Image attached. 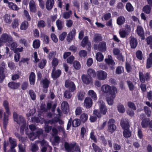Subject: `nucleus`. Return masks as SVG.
Listing matches in <instances>:
<instances>
[{
  "label": "nucleus",
  "mask_w": 152,
  "mask_h": 152,
  "mask_svg": "<svg viewBox=\"0 0 152 152\" xmlns=\"http://www.w3.org/2000/svg\"><path fill=\"white\" fill-rule=\"evenodd\" d=\"M139 76L140 81L141 83L140 84V88L143 93H144L146 91V85L143 83H145V81H149L151 78L150 73L146 72L144 75L143 72H139Z\"/></svg>",
  "instance_id": "f257e3e1"
},
{
  "label": "nucleus",
  "mask_w": 152,
  "mask_h": 152,
  "mask_svg": "<svg viewBox=\"0 0 152 152\" xmlns=\"http://www.w3.org/2000/svg\"><path fill=\"white\" fill-rule=\"evenodd\" d=\"M13 115L14 120L18 124L20 125L22 124L20 127V132H23L26 126L25 118L22 115H20L18 117V114L15 112H13Z\"/></svg>",
  "instance_id": "f03ea898"
},
{
  "label": "nucleus",
  "mask_w": 152,
  "mask_h": 152,
  "mask_svg": "<svg viewBox=\"0 0 152 152\" xmlns=\"http://www.w3.org/2000/svg\"><path fill=\"white\" fill-rule=\"evenodd\" d=\"M99 110H95L93 111V114L96 116L98 118H100L102 116V115H105L107 112V108L104 102L103 101L101 102L99 105Z\"/></svg>",
  "instance_id": "7ed1b4c3"
},
{
  "label": "nucleus",
  "mask_w": 152,
  "mask_h": 152,
  "mask_svg": "<svg viewBox=\"0 0 152 152\" xmlns=\"http://www.w3.org/2000/svg\"><path fill=\"white\" fill-rule=\"evenodd\" d=\"M101 90L103 92L109 95L117 93V89L115 86H110L107 84L103 85L101 87Z\"/></svg>",
  "instance_id": "20e7f679"
},
{
  "label": "nucleus",
  "mask_w": 152,
  "mask_h": 152,
  "mask_svg": "<svg viewBox=\"0 0 152 152\" xmlns=\"http://www.w3.org/2000/svg\"><path fill=\"white\" fill-rule=\"evenodd\" d=\"M65 87L68 88L69 90L71 91V92H75L76 90V86L73 82L69 80H66L64 84Z\"/></svg>",
  "instance_id": "39448f33"
},
{
  "label": "nucleus",
  "mask_w": 152,
  "mask_h": 152,
  "mask_svg": "<svg viewBox=\"0 0 152 152\" xmlns=\"http://www.w3.org/2000/svg\"><path fill=\"white\" fill-rule=\"evenodd\" d=\"M115 120L113 118L110 119L108 122V131L110 133H113L116 129V126L114 124Z\"/></svg>",
  "instance_id": "423d86ee"
},
{
  "label": "nucleus",
  "mask_w": 152,
  "mask_h": 152,
  "mask_svg": "<svg viewBox=\"0 0 152 152\" xmlns=\"http://www.w3.org/2000/svg\"><path fill=\"white\" fill-rule=\"evenodd\" d=\"M140 118L142 119V121L141 123L142 127L143 128H146L149 126V124L151 120L148 118H143L144 117V115L143 113L141 114L140 115Z\"/></svg>",
  "instance_id": "0eeeda50"
},
{
  "label": "nucleus",
  "mask_w": 152,
  "mask_h": 152,
  "mask_svg": "<svg viewBox=\"0 0 152 152\" xmlns=\"http://www.w3.org/2000/svg\"><path fill=\"white\" fill-rule=\"evenodd\" d=\"M61 74V71L60 69L56 70V68H53L51 73V77L54 80H56L59 78Z\"/></svg>",
  "instance_id": "6e6552de"
},
{
  "label": "nucleus",
  "mask_w": 152,
  "mask_h": 152,
  "mask_svg": "<svg viewBox=\"0 0 152 152\" xmlns=\"http://www.w3.org/2000/svg\"><path fill=\"white\" fill-rule=\"evenodd\" d=\"M76 145L77 143L75 142L73 143H70L67 142H65L64 144V147L67 152H71L75 148Z\"/></svg>",
  "instance_id": "1a4fd4ad"
},
{
  "label": "nucleus",
  "mask_w": 152,
  "mask_h": 152,
  "mask_svg": "<svg viewBox=\"0 0 152 152\" xmlns=\"http://www.w3.org/2000/svg\"><path fill=\"white\" fill-rule=\"evenodd\" d=\"M97 78L99 80H104L107 78V74L105 71L100 70L97 72Z\"/></svg>",
  "instance_id": "9d476101"
},
{
  "label": "nucleus",
  "mask_w": 152,
  "mask_h": 152,
  "mask_svg": "<svg viewBox=\"0 0 152 152\" xmlns=\"http://www.w3.org/2000/svg\"><path fill=\"white\" fill-rule=\"evenodd\" d=\"M81 78L83 83L86 84H89L92 83L93 79L92 77L87 75H82Z\"/></svg>",
  "instance_id": "9b49d317"
},
{
  "label": "nucleus",
  "mask_w": 152,
  "mask_h": 152,
  "mask_svg": "<svg viewBox=\"0 0 152 152\" xmlns=\"http://www.w3.org/2000/svg\"><path fill=\"white\" fill-rule=\"evenodd\" d=\"M76 34V30L75 28H73L72 31L69 32L66 38V40L68 42H70L73 39H75Z\"/></svg>",
  "instance_id": "f8f14e48"
},
{
  "label": "nucleus",
  "mask_w": 152,
  "mask_h": 152,
  "mask_svg": "<svg viewBox=\"0 0 152 152\" xmlns=\"http://www.w3.org/2000/svg\"><path fill=\"white\" fill-rule=\"evenodd\" d=\"M120 125L123 129L129 128V122L128 119L122 118L121 120Z\"/></svg>",
  "instance_id": "ddd939ff"
},
{
  "label": "nucleus",
  "mask_w": 152,
  "mask_h": 152,
  "mask_svg": "<svg viewBox=\"0 0 152 152\" xmlns=\"http://www.w3.org/2000/svg\"><path fill=\"white\" fill-rule=\"evenodd\" d=\"M136 32L137 34L139 36L142 40L145 39L144 31L142 26L138 25L137 26Z\"/></svg>",
  "instance_id": "4468645a"
},
{
  "label": "nucleus",
  "mask_w": 152,
  "mask_h": 152,
  "mask_svg": "<svg viewBox=\"0 0 152 152\" xmlns=\"http://www.w3.org/2000/svg\"><path fill=\"white\" fill-rule=\"evenodd\" d=\"M92 104L93 101L91 98L90 97H86L84 102V105L86 108H90L92 106Z\"/></svg>",
  "instance_id": "2eb2a0df"
},
{
  "label": "nucleus",
  "mask_w": 152,
  "mask_h": 152,
  "mask_svg": "<svg viewBox=\"0 0 152 152\" xmlns=\"http://www.w3.org/2000/svg\"><path fill=\"white\" fill-rule=\"evenodd\" d=\"M20 82L11 81L8 83L7 86L10 89L15 90L18 89L20 86Z\"/></svg>",
  "instance_id": "dca6fc26"
},
{
  "label": "nucleus",
  "mask_w": 152,
  "mask_h": 152,
  "mask_svg": "<svg viewBox=\"0 0 152 152\" xmlns=\"http://www.w3.org/2000/svg\"><path fill=\"white\" fill-rule=\"evenodd\" d=\"M30 11L32 12L35 13L37 10L35 2L33 0H31L29 3Z\"/></svg>",
  "instance_id": "f3484780"
},
{
  "label": "nucleus",
  "mask_w": 152,
  "mask_h": 152,
  "mask_svg": "<svg viewBox=\"0 0 152 152\" xmlns=\"http://www.w3.org/2000/svg\"><path fill=\"white\" fill-rule=\"evenodd\" d=\"M54 4V0H47L46 7L48 10H50L53 8Z\"/></svg>",
  "instance_id": "a211bd4d"
},
{
  "label": "nucleus",
  "mask_w": 152,
  "mask_h": 152,
  "mask_svg": "<svg viewBox=\"0 0 152 152\" xmlns=\"http://www.w3.org/2000/svg\"><path fill=\"white\" fill-rule=\"evenodd\" d=\"M129 43L131 48H135L137 45V39L134 37L131 38L129 41Z\"/></svg>",
  "instance_id": "6ab92c4d"
},
{
  "label": "nucleus",
  "mask_w": 152,
  "mask_h": 152,
  "mask_svg": "<svg viewBox=\"0 0 152 152\" xmlns=\"http://www.w3.org/2000/svg\"><path fill=\"white\" fill-rule=\"evenodd\" d=\"M50 83L49 79L47 78H45L42 80L41 83L42 84L43 88H48L49 87V85Z\"/></svg>",
  "instance_id": "aec40b11"
},
{
  "label": "nucleus",
  "mask_w": 152,
  "mask_h": 152,
  "mask_svg": "<svg viewBox=\"0 0 152 152\" xmlns=\"http://www.w3.org/2000/svg\"><path fill=\"white\" fill-rule=\"evenodd\" d=\"M98 49L102 52L105 51L106 50V44L104 42L99 43L98 46Z\"/></svg>",
  "instance_id": "412c9836"
},
{
  "label": "nucleus",
  "mask_w": 152,
  "mask_h": 152,
  "mask_svg": "<svg viewBox=\"0 0 152 152\" xmlns=\"http://www.w3.org/2000/svg\"><path fill=\"white\" fill-rule=\"evenodd\" d=\"M36 76L33 72H31L29 76L30 83L31 85H34L35 82Z\"/></svg>",
  "instance_id": "4be33fe9"
},
{
  "label": "nucleus",
  "mask_w": 152,
  "mask_h": 152,
  "mask_svg": "<svg viewBox=\"0 0 152 152\" xmlns=\"http://www.w3.org/2000/svg\"><path fill=\"white\" fill-rule=\"evenodd\" d=\"M116 94H112L110 95L109 97L106 98V99L108 104L110 105H112L113 104V100Z\"/></svg>",
  "instance_id": "5701e85b"
},
{
  "label": "nucleus",
  "mask_w": 152,
  "mask_h": 152,
  "mask_svg": "<svg viewBox=\"0 0 152 152\" xmlns=\"http://www.w3.org/2000/svg\"><path fill=\"white\" fill-rule=\"evenodd\" d=\"M85 93L83 90L78 91L77 94V99L79 101H82L84 98Z\"/></svg>",
  "instance_id": "b1692460"
},
{
  "label": "nucleus",
  "mask_w": 152,
  "mask_h": 152,
  "mask_svg": "<svg viewBox=\"0 0 152 152\" xmlns=\"http://www.w3.org/2000/svg\"><path fill=\"white\" fill-rule=\"evenodd\" d=\"M9 140L10 145V147L11 148V149L15 148L17 145L16 139L14 138H12V137H9Z\"/></svg>",
  "instance_id": "393cba45"
},
{
  "label": "nucleus",
  "mask_w": 152,
  "mask_h": 152,
  "mask_svg": "<svg viewBox=\"0 0 152 152\" xmlns=\"http://www.w3.org/2000/svg\"><path fill=\"white\" fill-rule=\"evenodd\" d=\"M125 21V19L124 17L122 15L120 16L117 19L116 22L117 24L119 26L123 25Z\"/></svg>",
  "instance_id": "a878e982"
},
{
  "label": "nucleus",
  "mask_w": 152,
  "mask_h": 152,
  "mask_svg": "<svg viewBox=\"0 0 152 152\" xmlns=\"http://www.w3.org/2000/svg\"><path fill=\"white\" fill-rule=\"evenodd\" d=\"M87 75L92 78H94L96 76V74L95 70L92 68H89L87 70Z\"/></svg>",
  "instance_id": "bb28decb"
},
{
  "label": "nucleus",
  "mask_w": 152,
  "mask_h": 152,
  "mask_svg": "<svg viewBox=\"0 0 152 152\" xmlns=\"http://www.w3.org/2000/svg\"><path fill=\"white\" fill-rule=\"evenodd\" d=\"M8 115H6L5 113H4L3 118V128L5 129H7V124L8 123Z\"/></svg>",
  "instance_id": "cd10ccee"
},
{
  "label": "nucleus",
  "mask_w": 152,
  "mask_h": 152,
  "mask_svg": "<svg viewBox=\"0 0 152 152\" xmlns=\"http://www.w3.org/2000/svg\"><path fill=\"white\" fill-rule=\"evenodd\" d=\"M3 105L4 107L6 113L8 115L10 114L11 113L10 112L9 106V103L7 100H5L3 101Z\"/></svg>",
  "instance_id": "c85d7f7f"
},
{
  "label": "nucleus",
  "mask_w": 152,
  "mask_h": 152,
  "mask_svg": "<svg viewBox=\"0 0 152 152\" xmlns=\"http://www.w3.org/2000/svg\"><path fill=\"white\" fill-rule=\"evenodd\" d=\"M88 116L87 114L85 113H83L81 114L80 116V119L81 122L84 124L87 121L88 119Z\"/></svg>",
  "instance_id": "c756f323"
},
{
  "label": "nucleus",
  "mask_w": 152,
  "mask_h": 152,
  "mask_svg": "<svg viewBox=\"0 0 152 152\" xmlns=\"http://www.w3.org/2000/svg\"><path fill=\"white\" fill-rule=\"evenodd\" d=\"M19 20L18 18H15L12 23V27L14 29L18 28L19 24Z\"/></svg>",
  "instance_id": "7c9ffc66"
},
{
  "label": "nucleus",
  "mask_w": 152,
  "mask_h": 152,
  "mask_svg": "<svg viewBox=\"0 0 152 152\" xmlns=\"http://www.w3.org/2000/svg\"><path fill=\"white\" fill-rule=\"evenodd\" d=\"M123 136L125 138H128L130 137L131 136V133L129 130V128L123 129Z\"/></svg>",
  "instance_id": "2f4dec72"
},
{
  "label": "nucleus",
  "mask_w": 152,
  "mask_h": 152,
  "mask_svg": "<svg viewBox=\"0 0 152 152\" xmlns=\"http://www.w3.org/2000/svg\"><path fill=\"white\" fill-rule=\"evenodd\" d=\"M125 68L126 72L128 73L130 72L132 70L131 64L127 61L125 62Z\"/></svg>",
  "instance_id": "473e14b6"
},
{
  "label": "nucleus",
  "mask_w": 152,
  "mask_h": 152,
  "mask_svg": "<svg viewBox=\"0 0 152 152\" xmlns=\"http://www.w3.org/2000/svg\"><path fill=\"white\" fill-rule=\"evenodd\" d=\"M88 95L91 97L90 98H92L94 100H96L97 99L96 94L94 91L93 90H90L88 93Z\"/></svg>",
  "instance_id": "72a5a7b5"
},
{
  "label": "nucleus",
  "mask_w": 152,
  "mask_h": 152,
  "mask_svg": "<svg viewBox=\"0 0 152 152\" xmlns=\"http://www.w3.org/2000/svg\"><path fill=\"white\" fill-rule=\"evenodd\" d=\"M72 14V12L71 10L64 12L63 15V17L64 19H67L70 17Z\"/></svg>",
  "instance_id": "f704fd0d"
},
{
  "label": "nucleus",
  "mask_w": 152,
  "mask_h": 152,
  "mask_svg": "<svg viewBox=\"0 0 152 152\" xmlns=\"http://www.w3.org/2000/svg\"><path fill=\"white\" fill-rule=\"evenodd\" d=\"M28 26V23L27 21L24 20L21 23L20 29L21 30H26Z\"/></svg>",
  "instance_id": "c9c22d12"
},
{
  "label": "nucleus",
  "mask_w": 152,
  "mask_h": 152,
  "mask_svg": "<svg viewBox=\"0 0 152 152\" xmlns=\"http://www.w3.org/2000/svg\"><path fill=\"white\" fill-rule=\"evenodd\" d=\"M88 42V38L87 36H85L80 43V45L83 48H85Z\"/></svg>",
  "instance_id": "e433bc0d"
},
{
  "label": "nucleus",
  "mask_w": 152,
  "mask_h": 152,
  "mask_svg": "<svg viewBox=\"0 0 152 152\" xmlns=\"http://www.w3.org/2000/svg\"><path fill=\"white\" fill-rule=\"evenodd\" d=\"M151 6L146 5L145 6L142 8V11L145 13L149 14L150 13L151 10Z\"/></svg>",
  "instance_id": "4c0bfd02"
},
{
  "label": "nucleus",
  "mask_w": 152,
  "mask_h": 152,
  "mask_svg": "<svg viewBox=\"0 0 152 152\" xmlns=\"http://www.w3.org/2000/svg\"><path fill=\"white\" fill-rule=\"evenodd\" d=\"M47 63L46 59L43 58L38 64V67L41 69H43Z\"/></svg>",
  "instance_id": "58836bf2"
},
{
  "label": "nucleus",
  "mask_w": 152,
  "mask_h": 152,
  "mask_svg": "<svg viewBox=\"0 0 152 152\" xmlns=\"http://www.w3.org/2000/svg\"><path fill=\"white\" fill-rule=\"evenodd\" d=\"M40 42L39 39L34 40L33 42V47L34 49H38L40 46Z\"/></svg>",
  "instance_id": "ea45409f"
},
{
  "label": "nucleus",
  "mask_w": 152,
  "mask_h": 152,
  "mask_svg": "<svg viewBox=\"0 0 152 152\" xmlns=\"http://www.w3.org/2000/svg\"><path fill=\"white\" fill-rule=\"evenodd\" d=\"M73 124L72 126L74 127H76L79 126L81 124V122L79 119L75 118L73 120Z\"/></svg>",
  "instance_id": "a19ab883"
},
{
  "label": "nucleus",
  "mask_w": 152,
  "mask_h": 152,
  "mask_svg": "<svg viewBox=\"0 0 152 152\" xmlns=\"http://www.w3.org/2000/svg\"><path fill=\"white\" fill-rule=\"evenodd\" d=\"M117 109L118 112L120 113H123L125 111L124 107L121 103H119L118 104Z\"/></svg>",
  "instance_id": "79ce46f5"
},
{
  "label": "nucleus",
  "mask_w": 152,
  "mask_h": 152,
  "mask_svg": "<svg viewBox=\"0 0 152 152\" xmlns=\"http://www.w3.org/2000/svg\"><path fill=\"white\" fill-rule=\"evenodd\" d=\"M143 109L145 114L148 117H150L151 113V111L150 108L148 107L145 106L144 107Z\"/></svg>",
  "instance_id": "37998d69"
},
{
  "label": "nucleus",
  "mask_w": 152,
  "mask_h": 152,
  "mask_svg": "<svg viewBox=\"0 0 152 152\" xmlns=\"http://www.w3.org/2000/svg\"><path fill=\"white\" fill-rule=\"evenodd\" d=\"M102 39V37L99 34H95L94 37V41L96 43L101 41Z\"/></svg>",
  "instance_id": "c03bdc74"
},
{
  "label": "nucleus",
  "mask_w": 152,
  "mask_h": 152,
  "mask_svg": "<svg viewBox=\"0 0 152 152\" xmlns=\"http://www.w3.org/2000/svg\"><path fill=\"white\" fill-rule=\"evenodd\" d=\"M104 56L102 53L98 52L96 54V59L97 61H101L103 60Z\"/></svg>",
  "instance_id": "a18cd8bd"
},
{
  "label": "nucleus",
  "mask_w": 152,
  "mask_h": 152,
  "mask_svg": "<svg viewBox=\"0 0 152 152\" xmlns=\"http://www.w3.org/2000/svg\"><path fill=\"white\" fill-rule=\"evenodd\" d=\"M8 6L10 9L14 10H19L17 6L12 2H10L9 3Z\"/></svg>",
  "instance_id": "49530a36"
},
{
  "label": "nucleus",
  "mask_w": 152,
  "mask_h": 152,
  "mask_svg": "<svg viewBox=\"0 0 152 152\" xmlns=\"http://www.w3.org/2000/svg\"><path fill=\"white\" fill-rule=\"evenodd\" d=\"M92 146L94 152H102L101 149L94 143H93Z\"/></svg>",
  "instance_id": "de8ad7c7"
},
{
  "label": "nucleus",
  "mask_w": 152,
  "mask_h": 152,
  "mask_svg": "<svg viewBox=\"0 0 152 152\" xmlns=\"http://www.w3.org/2000/svg\"><path fill=\"white\" fill-rule=\"evenodd\" d=\"M71 91L69 90H66L64 93V97L66 98L70 99L72 96V94L71 93Z\"/></svg>",
  "instance_id": "09e8293b"
},
{
  "label": "nucleus",
  "mask_w": 152,
  "mask_h": 152,
  "mask_svg": "<svg viewBox=\"0 0 152 152\" xmlns=\"http://www.w3.org/2000/svg\"><path fill=\"white\" fill-rule=\"evenodd\" d=\"M126 8L128 12H132L134 10V7L130 2L126 4Z\"/></svg>",
  "instance_id": "8fccbe9b"
},
{
  "label": "nucleus",
  "mask_w": 152,
  "mask_h": 152,
  "mask_svg": "<svg viewBox=\"0 0 152 152\" xmlns=\"http://www.w3.org/2000/svg\"><path fill=\"white\" fill-rule=\"evenodd\" d=\"M126 83L129 90L131 91H133L134 88V86L132 82L130 80H127L126 81Z\"/></svg>",
  "instance_id": "3c124183"
},
{
  "label": "nucleus",
  "mask_w": 152,
  "mask_h": 152,
  "mask_svg": "<svg viewBox=\"0 0 152 152\" xmlns=\"http://www.w3.org/2000/svg\"><path fill=\"white\" fill-rule=\"evenodd\" d=\"M45 26L46 23L43 20H40L38 22L37 26L39 29L43 28Z\"/></svg>",
  "instance_id": "603ef678"
},
{
  "label": "nucleus",
  "mask_w": 152,
  "mask_h": 152,
  "mask_svg": "<svg viewBox=\"0 0 152 152\" xmlns=\"http://www.w3.org/2000/svg\"><path fill=\"white\" fill-rule=\"evenodd\" d=\"M56 23L58 29L59 31L61 30L63 27V23L61 21L58 19L56 20Z\"/></svg>",
  "instance_id": "864d4df0"
},
{
  "label": "nucleus",
  "mask_w": 152,
  "mask_h": 152,
  "mask_svg": "<svg viewBox=\"0 0 152 152\" xmlns=\"http://www.w3.org/2000/svg\"><path fill=\"white\" fill-rule=\"evenodd\" d=\"M4 20L5 22L10 24L12 22V20L10 19V15L6 14L4 16Z\"/></svg>",
  "instance_id": "5fc2aeb1"
},
{
  "label": "nucleus",
  "mask_w": 152,
  "mask_h": 152,
  "mask_svg": "<svg viewBox=\"0 0 152 152\" xmlns=\"http://www.w3.org/2000/svg\"><path fill=\"white\" fill-rule=\"evenodd\" d=\"M87 55V52L85 50H81L79 53V55L80 58H85Z\"/></svg>",
  "instance_id": "6e6d98bb"
},
{
  "label": "nucleus",
  "mask_w": 152,
  "mask_h": 152,
  "mask_svg": "<svg viewBox=\"0 0 152 152\" xmlns=\"http://www.w3.org/2000/svg\"><path fill=\"white\" fill-rule=\"evenodd\" d=\"M58 59L55 57H54L52 61V65L53 66V68H56L58 65Z\"/></svg>",
  "instance_id": "4d7b16f0"
},
{
  "label": "nucleus",
  "mask_w": 152,
  "mask_h": 152,
  "mask_svg": "<svg viewBox=\"0 0 152 152\" xmlns=\"http://www.w3.org/2000/svg\"><path fill=\"white\" fill-rule=\"evenodd\" d=\"M73 66L74 68L76 70H79L81 67L80 64L77 61H75L73 62Z\"/></svg>",
  "instance_id": "13d9d810"
},
{
  "label": "nucleus",
  "mask_w": 152,
  "mask_h": 152,
  "mask_svg": "<svg viewBox=\"0 0 152 152\" xmlns=\"http://www.w3.org/2000/svg\"><path fill=\"white\" fill-rule=\"evenodd\" d=\"M136 57L138 59L141 60L143 58L142 52L140 50H138L136 52Z\"/></svg>",
  "instance_id": "bf43d9fd"
},
{
  "label": "nucleus",
  "mask_w": 152,
  "mask_h": 152,
  "mask_svg": "<svg viewBox=\"0 0 152 152\" xmlns=\"http://www.w3.org/2000/svg\"><path fill=\"white\" fill-rule=\"evenodd\" d=\"M29 93L31 99L33 100H35L36 99V94L34 91L30 90H29Z\"/></svg>",
  "instance_id": "052dcab7"
},
{
  "label": "nucleus",
  "mask_w": 152,
  "mask_h": 152,
  "mask_svg": "<svg viewBox=\"0 0 152 152\" xmlns=\"http://www.w3.org/2000/svg\"><path fill=\"white\" fill-rule=\"evenodd\" d=\"M127 105L128 107L134 110H135L137 109L136 107L134 104L132 102L129 101L127 102Z\"/></svg>",
  "instance_id": "680f3d73"
},
{
  "label": "nucleus",
  "mask_w": 152,
  "mask_h": 152,
  "mask_svg": "<svg viewBox=\"0 0 152 152\" xmlns=\"http://www.w3.org/2000/svg\"><path fill=\"white\" fill-rule=\"evenodd\" d=\"M100 138L103 145L104 146H106L107 144V141L104 136L101 135L100 137Z\"/></svg>",
  "instance_id": "e2e57ef3"
},
{
  "label": "nucleus",
  "mask_w": 152,
  "mask_h": 152,
  "mask_svg": "<svg viewBox=\"0 0 152 152\" xmlns=\"http://www.w3.org/2000/svg\"><path fill=\"white\" fill-rule=\"evenodd\" d=\"M28 86V81L23 82L21 85V88L22 90L26 89Z\"/></svg>",
  "instance_id": "0e129e2a"
},
{
  "label": "nucleus",
  "mask_w": 152,
  "mask_h": 152,
  "mask_svg": "<svg viewBox=\"0 0 152 152\" xmlns=\"http://www.w3.org/2000/svg\"><path fill=\"white\" fill-rule=\"evenodd\" d=\"M67 34V32L65 31L62 32L59 36V39L61 41H63L66 37Z\"/></svg>",
  "instance_id": "69168bd1"
},
{
  "label": "nucleus",
  "mask_w": 152,
  "mask_h": 152,
  "mask_svg": "<svg viewBox=\"0 0 152 152\" xmlns=\"http://www.w3.org/2000/svg\"><path fill=\"white\" fill-rule=\"evenodd\" d=\"M86 132V129L84 126L82 127L80 130V135L81 139H83L84 137L85 134Z\"/></svg>",
  "instance_id": "338daca9"
},
{
  "label": "nucleus",
  "mask_w": 152,
  "mask_h": 152,
  "mask_svg": "<svg viewBox=\"0 0 152 152\" xmlns=\"http://www.w3.org/2000/svg\"><path fill=\"white\" fill-rule=\"evenodd\" d=\"M105 61L107 64H110L112 65H114L115 64L114 60L110 58H105Z\"/></svg>",
  "instance_id": "774afa93"
}]
</instances>
